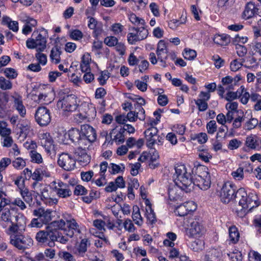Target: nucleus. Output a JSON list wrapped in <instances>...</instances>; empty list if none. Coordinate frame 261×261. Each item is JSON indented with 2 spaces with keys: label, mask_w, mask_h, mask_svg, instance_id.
I'll return each mask as SVG.
<instances>
[{
  "label": "nucleus",
  "mask_w": 261,
  "mask_h": 261,
  "mask_svg": "<svg viewBox=\"0 0 261 261\" xmlns=\"http://www.w3.org/2000/svg\"><path fill=\"white\" fill-rule=\"evenodd\" d=\"M257 124H258V120L256 118H251L246 122L245 128L247 130H251L254 128Z\"/></svg>",
  "instance_id": "nucleus-51"
},
{
  "label": "nucleus",
  "mask_w": 261,
  "mask_h": 261,
  "mask_svg": "<svg viewBox=\"0 0 261 261\" xmlns=\"http://www.w3.org/2000/svg\"><path fill=\"white\" fill-rule=\"evenodd\" d=\"M6 122H2L0 124V135L3 138L10 136L11 133V129L6 127Z\"/></svg>",
  "instance_id": "nucleus-49"
},
{
  "label": "nucleus",
  "mask_w": 261,
  "mask_h": 261,
  "mask_svg": "<svg viewBox=\"0 0 261 261\" xmlns=\"http://www.w3.org/2000/svg\"><path fill=\"white\" fill-rule=\"evenodd\" d=\"M68 134L70 140L75 145L80 146L81 148L86 147V140L83 138L81 128L80 130L76 128H72L68 130Z\"/></svg>",
  "instance_id": "nucleus-13"
},
{
  "label": "nucleus",
  "mask_w": 261,
  "mask_h": 261,
  "mask_svg": "<svg viewBox=\"0 0 261 261\" xmlns=\"http://www.w3.org/2000/svg\"><path fill=\"white\" fill-rule=\"evenodd\" d=\"M2 220L5 222L11 223L13 221L12 219V216L11 215V213L9 210L6 211L4 212H3L1 216Z\"/></svg>",
  "instance_id": "nucleus-62"
},
{
  "label": "nucleus",
  "mask_w": 261,
  "mask_h": 261,
  "mask_svg": "<svg viewBox=\"0 0 261 261\" xmlns=\"http://www.w3.org/2000/svg\"><path fill=\"white\" fill-rule=\"evenodd\" d=\"M105 43L110 47L114 46L118 42V39L114 36L106 37L104 40Z\"/></svg>",
  "instance_id": "nucleus-55"
},
{
  "label": "nucleus",
  "mask_w": 261,
  "mask_h": 261,
  "mask_svg": "<svg viewBox=\"0 0 261 261\" xmlns=\"http://www.w3.org/2000/svg\"><path fill=\"white\" fill-rule=\"evenodd\" d=\"M196 207L193 201L187 202L177 206L176 209V213L179 216L184 217L188 215L190 212L195 210Z\"/></svg>",
  "instance_id": "nucleus-16"
},
{
  "label": "nucleus",
  "mask_w": 261,
  "mask_h": 261,
  "mask_svg": "<svg viewBox=\"0 0 261 261\" xmlns=\"http://www.w3.org/2000/svg\"><path fill=\"white\" fill-rule=\"evenodd\" d=\"M106 222L100 220L96 219L93 221V225L98 229L101 231H105V226L106 225Z\"/></svg>",
  "instance_id": "nucleus-63"
},
{
  "label": "nucleus",
  "mask_w": 261,
  "mask_h": 261,
  "mask_svg": "<svg viewBox=\"0 0 261 261\" xmlns=\"http://www.w3.org/2000/svg\"><path fill=\"white\" fill-rule=\"evenodd\" d=\"M236 195L240 208H237L236 212L240 218H243L252 208L259 205L257 196L254 193L247 194L244 189L240 188L237 191Z\"/></svg>",
  "instance_id": "nucleus-2"
},
{
  "label": "nucleus",
  "mask_w": 261,
  "mask_h": 261,
  "mask_svg": "<svg viewBox=\"0 0 261 261\" xmlns=\"http://www.w3.org/2000/svg\"><path fill=\"white\" fill-rule=\"evenodd\" d=\"M65 224H67V227L69 229L68 233H66V234L70 238H72L74 235V231L78 233L81 232L79 225L74 219L67 220Z\"/></svg>",
  "instance_id": "nucleus-22"
},
{
  "label": "nucleus",
  "mask_w": 261,
  "mask_h": 261,
  "mask_svg": "<svg viewBox=\"0 0 261 261\" xmlns=\"http://www.w3.org/2000/svg\"><path fill=\"white\" fill-rule=\"evenodd\" d=\"M236 49L237 50L238 55L240 57L245 56L247 53L246 48L244 46L240 44H236Z\"/></svg>",
  "instance_id": "nucleus-64"
},
{
  "label": "nucleus",
  "mask_w": 261,
  "mask_h": 261,
  "mask_svg": "<svg viewBox=\"0 0 261 261\" xmlns=\"http://www.w3.org/2000/svg\"><path fill=\"white\" fill-rule=\"evenodd\" d=\"M41 188H40V193L42 197L45 199H51L54 203H57L58 200L56 198L52 199L51 194L49 193L48 188L46 186L42 187L41 184L39 185Z\"/></svg>",
  "instance_id": "nucleus-36"
},
{
  "label": "nucleus",
  "mask_w": 261,
  "mask_h": 261,
  "mask_svg": "<svg viewBox=\"0 0 261 261\" xmlns=\"http://www.w3.org/2000/svg\"><path fill=\"white\" fill-rule=\"evenodd\" d=\"M10 242L16 248L22 250L29 248L33 244V241L30 237L22 235L11 236Z\"/></svg>",
  "instance_id": "nucleus-10"
},
{
  "label": "nucleus",
  "mask_w": 261,
  "mask_h": 261,
  "mask_svg": "<svg viewBox=\"0 0 261 261\" xmlns=\"http://www.w3.org/2000/svg\"><path fill=\"white\" fill-rule=\"evenodd\" d=\"M87 193V189L82 185H76L74 188V194L76 195H83Z\"/></svg>",
  "instance_id": "nucleus-60"
},
{
  "label": "nucleus",
  "mask_w": 261,
  "mask_h": 261,
  "mask_svg": "<svg viewBox=\"0 0 261 261\" xmlns=\"http://www.w3.org/2000/svg\"><path fill=\"white\" fill-rule=\"evenodd\" d=\"M175 185L186 193L193 190L192 177L190 173H188L184 165H176L175 166V173L173 175Z\"/></svg>",
  "instance_id": "nucleus-3"
},
{
  "label": "nucleus",
  "mask_w": 261,
  "mask_h": 261,
  "mask_svg": "<svg viewBox=\"0 0 261 261\" xmlns=\"http://www.w3.org/2000/svg\"><path fill=\"white\" fill-rule=\"evenodd\" d=\"M57 107L65 112L75 111L78 107L76 96L70 94L64 96L58 101Z\"/></svg>",
  "instance_id": "nucleus-8"
},
{
  "label": "nucleus",
  "mask_w": 261,
  "mask_h": 261,
  "mask_svg": "<svg viewBox=\"0 0 261 261\" xmlns=\"http://www.w3.org/2000/svg\"><path fill=\"white\" fill-rule=\"evenodd\" d=\"M110 73L107 70L101 72L100 76L98 78V81L100 85H104L106 83L107 80L109 78Z\"/></svg>",
  "instance_id": "nucleus-53"
},
{
  "label": "nucleus",
  "mask_w": 261,
  "mask_h": 261,
  "mask_svg": "<svg viewBox=\"0 0 261 261\" xmlns=\"http://www.w3.org/2000/svg\"><path fill=\"white\" fill-rule=\"evenodd\" d=\"M233 177L238 180H241L244 178L243 168L241 167L238 168L236 171L231 173Z\"/></svg>",
  "instance_id": "nucleus-52"
},
{
  "label": "nucleus",
  "mask_w": 261,
  "mask_h": 261,
  "mask_svg": "<svg viewBox=\"0 0 261 261\" xmlns=\"http://www.w3.org/2000/svg\"><path fill=\"white\" fill-rule=\"evenodd\" d=\"M42 173H43L41 169H36L35 171L32 173V178L37 181H41L42 179Z\"/></svg>",
  "instance_id": "nucleus-61"
},
{
  "label": "nucleus",
  "mask_w": 261,
  "mask_h": 261,
  "mask_svg": "<svg viewBox=\"0 0 261 261\" xmlns=\"http://www.w3.org/2000/svg\"><path fill=\"white\" fill-rule=\"evenodd\" d=\"M91 58L88 53L85 54L82 57V60L80 64V68L82 72L91 71L90 66Z\"/></svg>",
  "instance_id": "nucleus-26"
},
{
  "label": "nucleus",
  "mask_w": 261,
  "mask_h": 261,
  "mask_svg": "<svg viewBox=\"0 0 261 261\" xmlns=\"http://www.w3.org/2000/svg\"><path fill=\"white\" fill-rule=\"evenodd\" d=\"M109 168L112 169L111 173L115 174L120 172H123L124 170L125 167L123 164L118 165L114 163H111L109 166Z\"/></svg>",
  "instance_id": "nucleus-44"
},
{
  "label": "nucleus",
  "mask_w": 261,
  "mask_h": 261,
  "mask_svg": "<svg viewBox=\"0 0 261 261\" xmlns=\"http://www.w3.org/2000/svg\"><path fill=\"white\" fill-rule=\"evenodd\" d=\"M259 9L254 3L250 2L246 5L242 16L244 19H248L257 14Z\"/></svg>",
  "instance_id": "nucleus-17"
},
{
  "label": "nucleus",
  "mask_w": 261,
  "mask_h": 261,
  "mask_svg": "<svg viewBox=\"0 0 261 261\" xmlns=\"http://www.w3.org/2000/svg\"><path fill=\"white\" fill-rule=\"evenodd\" d=\"M74 184L64 183L61 180L51 182L50 189L56 192L57 195L61 198H66L72 194L71 189H73Z\"/></svg>",
  "instance_id": "nucleus-6"
},
{
  "label": "nucleus",
  "mask_w": 261,
  "mask_h": 261,
  "mask_svg": "<svg viewBox=\"0 0 261 261\" xmlns=\"http://www.w3.org/2000/svg\"><path fill=\"white\" fill-rule=\"evenodd\" d=\"M53 143L54 141L49 133H46L40 135V143L47 152H49L53 148Z\"/></svg>",
  "instance_id": "nucleus-18"
},
{
  "label": "nucleus",
  "mask_w": 261,
  "mask_h": 261,
  "mask_svg": "<svg viewBox=\"0 0 261 261\" xmlns=\"http://www.w3.org/2000/svg\"><path fill=\"white\" fill-rule=\"evenodd\" d=\"M229 234L230 241L233 243H236L239 240L240 234L237 228L232 226L229 229Z\"/></svg>",
  "instance_id": "nucleus-33"
},
{
  "label": "nucleus",
  "mask_w": 261,
  "mask_h": 261,
  "mask_svg": "<svg viewBox=\"0 0 261 261\" xmlns=\"http://www.w3.org/2000/svg\"><path fill=\"white\" fill-rule=\"evenodd\" d=\"M214 42L220 45H227L230 42V37L226 34H217L213 38Z\"/></svg>",
  "instance_id": "nucleus-23"
},
{
  "label": "nucleus",
  "mask_w": 261,
  "mask_h": 261,
  "mask_svg": "<svg viewBox=\"0 0 261 261\" xmlns=\"http://www.w3.org/2000/svg\"><path fill=\"white\" fill-rule=\"evenodd\" d=\"M90 245V243L87 239L84 238L82 239L77 248L79 254L83 256L87 250V247Z\"/></svg>",
  "instance_id": "nucleus-35"
},
{
  "label": "nucleus",
  "mask_w": 261,
  "mask_h": 261,
  "mask_svg": "<svg viewBox=\"0 0 261 261\" xmlns=\"http://www.w3.org/2000/svg\"><path fill=\"white\" fill-rule=\"evenodd\" d=\"M74 120L76 122L80 123L84 121H88V118L86 117V116L80 110V112L74 115Z\"/></svg>",
  "instance_id": "nucleus-59"
},
{
  "label": "nucleus",
  "mask_w": 261,
  "mask_h": 261,
  "mask_svg": "<svg viewBox=\"0 0 261 261\" xmlns=\"http://www.w3.org/2000/svg\"><path fill=\"white\" fill-rule=\"evenodd\" d=\"M80 110L88 118V121L93 120L96 116V111L92 104L85 103L82 105Z\"/></svg>",
  "instance_id": "nucleus-19"
},
{
  "label": "nucleus",
  "mask_w": 261,
  "mask_h": 261,
  "mask_svg": "<svg viewBox=\"0 0 261 261\" xmlns=\"http://www.w3.org/2000/svg\"><path fill=\"white\" fill-rule=\"evenodd\" d=\"M191 247L194 251L198 252L203 249L204 242L201 240H196L191 243Z\"/></svg>",
  "instance_id": "nucleus-41"
},
{
  "label": "nucleus",
  "mask_w": 261,
  "mask_h": 261,
  "mask_svg": "<svg viewBox=\"0 0 261 261\" xmlns=\"http://www.w3.org/2000/svg\"><path fill=\"white\" fill-rule=\"evenodd\" d=\"M12 88V84L4 77H0V88L3 90H10Z\"/></svg>",
  "instance_id": "nucleus-40"
},
{
  "label": "nucleus",
  "mask_w": 261,
  "mask_h": 261,
  "mask_svg": "<svg viewBox=\"0 0 261 261\" xmlns=\"http://www.w3.org/2000/svg\"><path fill=\"white\" fill-rule=\"evenodd\" d=\"M81 129L83 138L86 140V146L89 143L95 141L97 135L94 128L88 124H84L81 126Z\"/></svg>",
  "instance_id": "nucleus-15"
},
{
  "label": "nucleus",
  "mask_w": 261,
  "mask_h": 261,
  "mask_svg": "<svg viewBox=\"0 0 261 261\" xmlns=\"http://www.w3.org/2000/svg\"><path fill=\"white\" fill-rule=\"evenodd\" d=\"M179 189H180V188L176 185L169 186L168 189V196L169 199L171 201H175L181 199V191Z\"/></svg>",
  "instance_id": "nucleus-21"
},
{
  "label": "nucleus",
  "mask_w": 261,
  "mask_h": 261,
  "mask_svg": "<svg viewBox=\"0 0 261 261\" xmlns=\"http://www.w3.org/2000/svg\"><path fill=\"white\" fill-rule=\"evenodd\" d=\"M240 90H241V91H240V94H239V96L240 95H242V97L241 98V102L243 104L245 105L248 101V100L250 98V94L248 92H246L245 91V88L243 86H242L240 87Z\"/></svg>",
  "instance_id": "nucleus-48"
},
{
  "label": "nucleus",
  "mask_w": 261,
  "mask_h": 261,
  "mask_svg": "<svg viewBox=\"0 0 261 261\" xmlns=\"http://www.w3.org/2000/svg\"><path fill=\"white\" fill-rule=\"evenodd\" d=\"M116 130L115 129H113L112 130L110 133L111 138L112 137V135L113 134H116L114 136V137L113 139V141H115L118 144L120 143H122L124 141V129H122L121 128L116 133Z\"/></svg>",
  "instance_id": "nucleus-31"
},
{
  "label": "nucleus",
  "mask_w": 261,
  "mask_h": 261,
  "mask_svg": "<svg viewBox=\"0 0 261 261\" xmlns=\"http://www.w3.org/2000/svg\"><path fill=\"white\" fill-rule=\"evenodd\" d=\"M129 19L135 25L144 27L145 25V20L137 16L134 13H132L129 15Z\"/></svg>",
  "instance_id": "nucleus-34"
},
{
  "label": "nucleus",
  "mask_w": 261,
  "mask_h": 261,
  "mask_svg": "<svg viewBox=\"0 0 261 261\" xmlns=\"http://www.w3.org/2000/svg\"><path fill=\"white\" fill-rule=\"evenodd\" d=\"M198 156L200 159L205 162H208L209 159L212 158V156L208 152L206 149H199Z\"/></svg>",
  "instance_id": "nucleus-47"
},
{
  "label": "nucleus",
  "mask_w": 261,
  "mask_h": 261,
  "mask_svg": "<svg viewBox=\"0 0 261 261\" xmlns=\"http://www.w3.org/2000/svg\"><path fill=\"white\" fill-rule=\"evenodd\" d=\"M158 129L154 126H150L144 132L146 139L147 141L150 142V144L153 142L151 139L153 137H157Z\"/></svg>",
  "instance_id": "nucleus-30"
},
{
  "label": "nucleus",
  "mask_w": 261,
  "mask_h": 261,
  "mask_svg": "<svg viewBox=\"0 0 261 261\" xmlns=\"http://www.w3.org/2000/svg\"><path fill=\"white\" fill-rule=\"evenodd\" d=\"M33 213L35 216L40 217V219H41L44 224L48 223L51 220V211L49 210L44 211L43 209L39 208L38 210H34Z\"/></svg>",
  "instance_id": "nucleus-20"
},
{
  "label": "nucleus",
  "mask_w": 261,
  "mask_h": 261,
  "mask_svg": "<svg viewBox=\"0 0 261 261\" xmlns=\"http://www.w3.org/2000/svg\"><path fill=\"white\" fill-rule=\"evenodd\" d=\"M217 126L215 120H211L206 124V129L209 134H214L217 130Z\"/></svg>",
  "instance_id": "nucleus-50"
},
{
  "label": "nucleus",
  "mask_w": 261,
  "mask_h": 261,
  "mask_svg": "<svg viewBox=\"0 0 261 261\" xmlns=\"http://www.w3.org/2000/svg\"><path fill=\"white\" fill-rule=\"evenodd\" d=\"M197 55L196 51L195 50L191 49L185 48L184 49V53H183V56L185 59L189 60H192L194 59Z\"/></svg>",
  "instance_id": "nucleus-42"
},
{
  "label": "nucleus",
  "mask_w": 261,
  "mask_h": 261,
  "mask_svg": "<svg viewBox=\"0 0 261 261\" xmlns=\"http://www.w3.org/2000/svg\"><path fill=\"white\" fill-rule=\"evenodd\" d=\"M86 148L87 146H86L85 148L83 147L81 148H80V146H79L77 150L76 151V153H77V155H79L78 160L79 161L85 164L89 163L90 161V156L86 152Z\"/></svg>",
  "instance_id": "nucleus-27"
},
{
  "label": "nucleus",
  "mask_w": 261,
  "mask_h": 261,
  "mask_svg": "<svg viewBox=\"0 0 261 261\" xmlns=\"http://www.w3.org/2000/svg\"><path fill=\"white\" fill-rule=\"evenodd\" d=\"M13 98L14 99V107L21 117H24L26 114V110L23 105L21 97L20 96H13Z\"/></svg>",
  "instance_id": "nucleus-25"
},
{
  "label": "nucleus",
  "mask_w": 261,
  "mask_h": 261,
  "mask_svg": "<svg viewBox=\"0 0 261 261\" xmlns=\"http://www.w3.org/2000/svg\"><path fill=\"white\" fill-rule=\"evenodd\" d=\"M156 53L158 56V59L162 63V66L165 67L166 66L165 60L167 59L168 56V50L156 51Z\"/></svg>",
  "instance_id": "nucleus-45"
},
{
  "label": "nucleus",
  "mask_w": 261,
  "mask_h": 261,
  "mask_svg": "<svg viewBox=\"0 0 261 261\" xmlns=\"http://www.w3.org/2000/svg\"><path fill=\"white\" fill-rule=\"evenodd\" d=\"M65 228L64 220L54 221L48 224L44 230H40L36 233V241L39 243L54 247L58 236V230H64Z\"/></svg>",
  "instance_id": "nucleus-1"
},
{
  "label": "nucleus",
  "mask_w": 261,
  "mask_h": 261,
  "mask_svg": "<svg viewBox=\"0 0 261 261\" xmlns=\"http://www.w3.org/2000/svg\"><path fill=\"white\" fill-rule=\"evenodd\" d=\"M195 103L198 106V110L200 111H204L207 109V102L202 99H198L195 100Z\"/></svg>",
  "instance_id": "nucleus-58"
},
{
  "label": "nucleus",
  "mask_w": 261,
  "mask_h": 261,
  "mask_svg": "<svg viewBox=\"0 0 261 261\" xmlns=\"http://www.w3.org/2000/svg\"><path fill=\"white\" fill-rule=\"evenodd\" d=\"M147 207L146 208V217L150 224H154L156 220L155 218V213L151 207L150 204L146 203Z\"/></svg>",
  "instance_id": "nucleus-37"
},
{
  "label": "nucleus",
  "mask_w": 261,
  "mask_h": 261,
  "mask_svg": "<svg viewBox=\"0 0 261 261\" xmlns=\"http://www.w3.org/2000/svg\"><path fill=\"white\" fill-rule=\"evenodd\" d=\"M37 20L33 18H28L25 20L22 33L25 35L30 34L32 31V29L37 25Z\"/></svg>",
  "instance_id": "nucleus-24"
},
{
  "label": "nucleus",
  "mask_w": 261,
  "mask_h": 261,
  "mask_svg": "<svg viewBox=\"0 0 261 261\" xmlns=\"http://www.w3.org/2000/svg\"><path fill=\"white\" fill-rule=\"evenodd\" d=\"M256 140L253 136H248L246 138V145L251 149H255L256 147Z\"/></svg>",
  "instance_id": "nucleus-54"
},
{
  "label": "nucleus",
  "mask_w": 261,
  "mask_h": 261,
  "mask_svg": "<svg viewBox=\"0 0 261 261\" xmlns=\"http://www.w3.org/2000/svg\"><path fill=\"white\" fill-rule=\"evenodd\" d=\"M2 24L7 25L9 29L16 32L18 30V23L16 21H12L10 17L5 16L2 19Z\"/></svg>",
  "instance_id": "nucleus-28"
},
{
  "label": "nucleus",
  "mask_w": 261,
  "mask_h": 261,
  "mask_svg": "<svg viewBox=\"0 0 261 261\" xmlns=\"http://www.w3.org/2000/svg\"><path fill=\"white\" fill-rule=\"evenodd\" d=\"M193 189L196 186L200 189L206 190L211 184V176L208 172V168L204 166L197 167L196 174L192 177Z\"/></svg>",
  "instance_id": "nucleus-4"
},
{
  "label": "nucleus",
  "mask_w": 261,
  "mask_h": 261,
  "mask_svg": "<svg viewBox=\"0 0 261 261\" xmlns=\"http://www.w3.org/2000/svg\"><path fill=\"white\" fill-rule=\"evenodd\" d=\"M75 161L71 155L63 153L60 155L58 164L59 166L66 171H71L75 168Z\"/></svg>",
  "instance_id": "nucleus-12"
},
{
  "label": "nucleus",
  "mask_w": 261,
  "mask_h": 261,
  "mask_svg": "<svg viewBox=\"0 0 261 261\" xmlns=\"http://www.w3.org/2000/svg\"><path fill=\"white\" fill-rule=\"evenodd\" d=\"M6 76L11 79H15L17 76V73L16 71L12 68H7L4 71Z\"/></svg>",
  "instance_id": "nucleus-56"
},
{
  "label": "nucleus",
  "mask_w": 261,
  "mask_h": 261,
  "mask_svg": "<svg viewBox=\"0 0 261 261\" xmlns=\"http://www.w3.org/2000/svg\"><path fill=\"white\" fill-rule=\"evenodd\" d=\"M239 94H240V92L239 90L237 92L228 91L224 98L228 101H231L234 99H236L239 97Z\"/></svg>",
  "instance_id": "nucleus-57"
},
{
  "label": "nucleus",
  "mask_w": 261,
  "mask_h": 261,
  "mask_svg": "<svg viewBox=\"0 0 261 261\" xmlns=\"http://www.w3.org/2000/svg\"><path fill=\"white\" fill-rule=\"evenodd\" d=\"M222 83L223 86H225L226 90H230L233 89V78L230 76H226L222 79Z\"/></svg>",
  "instance_id": "nucleus-38"
},
{
  "label": "nucleus",
  "mask_w": 261,
  "mask_h": 261,
  "mask_svg": "<svg viewBox=\"0 0 261 261\" xmlns=\"http://www.w3.org/2000/svg\"><path fill=\"white\" fill-rule=\"evenodd\" d=\"M61 53L60 48L59 46H55L52 48L50 57L51 61L55 64H58L60 62Z\"/></svg>",
  "instance_id": "nucleus-29"
},
{
  "label": "nucleus",
  "mask_w": 261,
  "mask_h": 261,
  "mask_svg": "<svg viewBox=\"0 0 261 261\" xmlns=\"http://www.w3.org/2000/svg\"><path fill=\"white\" fill-rule=\"evenodd\" d=\"M13 166L17 169H21L26 165L25 161L21 158L18 157L12 162Z\"/></svg>",
  "instance_id": "nucleus-46"
},
{
  "label": "nucleus",
  "mask_w": 261,
  "mask_h": 261,
  "mask_svg": "<svg viewBox=\"0 0 261 261\" xmlns=\"http://www.w3.org/2000/svg\"><path fill=\"white\" fill-rule=\"evenodd\" d=\"M204 229L200 223L197 221L191 223L190 227L186 231L187 235L189 237H199L204 232Z\"/></svg>",
  "instance_id": "nucleus-14"
},
{
  "label": "nucleus",
  "mask_w": 261,
  "mask_h": 261,
  "mask_svg": "<svg viewBox=\"0 0 261 261\" xmlns=\"http://www.w3.org/2000/svg\"><path fill=\"white\" fill-rule=\"evenodd\" d=\"M20 194L23 200L29 204L31 205L33 202L32 193L27 188L21 189Z\"/></svg>",
  "instance_id": "nucleus-39"
},
{
  "label": "nucleus",
  "mask_w": 261,
  "mask_h": 261,
  "mask_svg": "<svg viewBox=\"0 0 261 261\" xmlns=\"http://www.w3.org/2000/svg\"><path fill=\"white\" fill-rule=\"evenodd\" d=\"M132 218L136 224L138 225H142L143 219L140 215L139 208L137 205L133 206Z\"/></svg>",
  "instance_id": "nucleus-32"
},
{
  "label": "nucleus",
  "mask_w": 261,
  "mask_h": 261,
  "mask_svg": "<svg viewBox=\"0 0 261 261\" xmlns=\"http://www.w3.org/2000/svg\"><path fill=\"white\" fill-rule=\"evenodd\" d=\"M35 118L40 126H46L51 120L50 111L46 107H40L36 111Z\"/></svg>",
  "instance_id": "nucleus-11"
},
{
  "label": "nucleus",
  "mask_w": 261,
  "mask_h": 261,
  "mask_svg": "<svg viewBox=\"0 0 261 261\" xmlns=\"http://www.w3.org/2000/svg\"><path fill=\"white\" fill-rule=\"evenodd\" d=\"M236 189V186L232 183L227 182L224 184L219 193L220 200L223 203H228L237 199Z\"/></svg>",
  "instance_id": "nucleus-7"
},
{
  "label": "nucleus",
  "mask_w": 261,
  "mask_h": 261,
  "mask_svg": "<svg viewBox=\"0 0 261 261\" xmlns=\"http://www.w3.org/2000/svg\"><path fill=\"white\" fill-rule=\"evenodd\" d=\"M32 37L29 38L26 41L28 48L33 49L36 48L38 51H42L46 47V38L39 33L38 30L34 31Z\"/></svg>",
  "instance_id": "nucleus-5"
},
{
  "label": "nucleus",
  "mask_w": 261,
  "mask_h": 261,
  "mask_svg": "<svg viewBox=\"0 0 261 261\" xmlns=\"http://www.w3.org/2000/svg\"><path fill=\"white\" fill-rule=\"evenodd\" d=\"M31 161L33 162L40 164L43 161L41 155L36 150H31L30 152Z\"/></svg>",
  "instance_id": "nucleus-43"
},
{
  "label": "nucleus",
  "mask_w": 261,
  "mask_h": 261,
  "mask_svg": "<svg viewBox=\"0 0 261 261\" xmlns=\"http://www.w3.org/2000/svg\"><path fill=\"white\" fill-rule=\"evenodd\" d=\"M131 32L127 36L128 42L130 44H135L137 42L146 39L148 32L144 27H132L129 29Z\"/></svg>",
  "instance_id": "nucleus-9"
}]
</instances>
